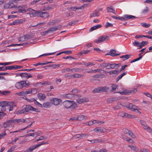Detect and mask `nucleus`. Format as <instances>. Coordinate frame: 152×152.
<instances>
[{
	"label": "nucleus",
	"instance_id": "obj_47",
	"mask_svg": "<svg viewBox=\"0 0 152 152\" xmlns=\"http://www.w3.org/2000/svg\"><path fill=\"white\" fill-rule=\"evenodd\" d=\"M16 147V146H13L11 147H10V149H9L8 150V151L7 152H13L14 151Z\"/></svg>",
	"mask_w": 152,
	"mask_h": 152
},
{
	"label": "nucleus",
	"instance_id": "obj_63",
	"mask_svg": "<svg viewBox=\"0 0 152 152\" xmlns=\"http://www.w3.org/2000/svg\"><path fill=\"white\" fill-rule=\"evenodd\" d=\"M95 64L94 63H93L91 62H89L88 63H85L84 64V65L86 66H88L90 65H93Z\"/></svg>",
	"mask_w": 152,
	"mask_h": 152
},
{
	"label": "nucleus",
	"instance_id": "obj_49",
	"mask_svg": "<svg viewBox=\"0 0 152 152\" xmlns=\"http://www.w3.org/2000/svg\"><path fill=\"white\" fill-rule=\"evenodd\" d=\"M113 24L111 23H109V22H107L106 23L105 25V27L106 28H107L109 27H111L113 26Z\"/></svg>",
	"mask_w": 152,
	"mask_h": 152
},
{
	"label": "nucleus",
	"instance_id": "obj_35",
	"mask_svg": "<svg viewBox=\"0 0 152 152\" xmlns=\"http://www.w3.org/2000/svg\"><path fill=\"white\" fill-rule=\"evenodd\" d=\"M51 106V104L49 102L44 103L43 104V107L44 108H48Z\"/></svg>",
	"mask_w": 152,
	"mask_h": 152
},
{
	"label": "nucleus",
	"instance_id": "obj_1",
	"mask_svg": "<svg viewBox=\"0 0 152 152\" xmlns=\"http://www.w3.org/2000/svg\"><path fill=\"white\" fill-rule=\"evenodd\" d=\"M30 111L36 112H39L40 111L38 109L34 108L29 105H26L25 107H23L22 109L16 111V113L18 115L24 114Z\"/></svg>",
	"mask_w": 152,
	"mask_h": 152
},
{
	"label": "nucleus",
	"instance_id": "obj_21",
	"mask_svg": "<svg viewBox=\"0 0 152 152\" xmlns=\"http://www.w3.org/2000/svg\"><path fill=\"white\" fill-rule=\"evenodd\" d=\"M12 120L13 123H19L20 124H21L23 122H25L26 121V120L22 118L19 119H12Z\"/></svg>",
	"mask_w": 152,
	"mask_h": 152
},
{
	"label": "nucleus",
	"instance_id": "obj_9",
	"mask_svg": "<svg viewBox=\"0 0 152 152\" xmlns=\"http://www.w3.org/2000/svg\"><path fill=\"white\" fill-rule=\"evenodd\" d=\"M109 37L108 36H101L98 39H95L94 42L96 43H99L102 42L105 40L108 39Z\"/></svg>",
	"mask_w": 152,
	"mask_h": 152
},
{
	"label": "nucleus",
	"instance_id": "obj_43",
	"mask_svg": "<svg viewBox=\"0 0 152 152\" xmlns=\"http://www.w3.org/2000/svg\"><path fill=\"white\" fill-rule=\"evenodd\" d=\"M118 86L114 84H112L111 85V87L112 89H111V91H113L115 90L117 88Z\"/></svg>",
	"mask_w": 152,
	"mask_h": 152
},
{
	"label": "nucleus",
	"instance_id": "obj_23",
	"mask_svg": "<svg viewBox=\"0 0 152 152\" xmlns=\"http://www.w3.org/2000/svg\"><path fill=\"white\" fill-rule=\"evenodd\" d=\"M37 97L41 101L45 100L46 98V96L45 94L41 93H39L37 95Z\"/></svg>",
	"mask_w": 152,
	"mask_h": 152
},
{
	"label": "nucleus",
	"instance_id": "obj_54",
	"mask_svg": "<svg viewBox=\"0 0 152 152\" xmlns=\"http://www.w3.org/2000/svg\"><path fill=\"white\" fill-rule=\"evenodd\" d=\"M31 94H35L37 92V91L35 88H32L31 89Z\"/></svg>",
	"mask_w": 152,
	"mask_h": 152
},
{
	"label": "nucleus",
	"instance_id": "obj_62",
	"mask_svg": "<svg viewBox=\"0 0 152 152\" xmlns=\"http://www.w3.org/2000/svg\"><path fill=\"white\" fill-rule=\"evenodd\" d=\"M112 18L114 19H115L116 20H122V17H116L115 16H112Z\"/></svg>",
	"mask_w": 152,
	"mask_h": 152
},
{
	"label": "nucleus",
	"instance_id": "obj_14",
	"mask_svg": "<svg viewBox=\"0 0 152 152\" xmlns=\"http://www.w3.org/2000/svg\"><path fill=\"white\" fill-rule=\"evenodd\" d=\"M30 38V36L29 35H26L22 36L18 38V40L20 42H23L26 41Z\"/></svg>",
	"mask_w": 152,
	"mask_h": 152
},
{
	"label": "nucleus",
	"instance_id": "obj_59",
	"mask_svg": "<svg viewBox=\"0 0 152 152\" xmlns=\"http://www.w3.org/2000/svg\"><path fill=\"white\" fill-rule=\"evenodd\" d=\"M47 138H45L42 136H40L38 139L36 140V141H38L39 140H43L46 139Z\"/></svg>",
	"mask_w": 152,
	"mask_h": 152
},
{
	"label": "nucleus",
	"instance_id": "obj_17",
	"mask_svg": "<svg viewBox=\"0 0 152 152\" xmlns=\"http://www.w3.org/2000/svg\"><path fill=\"white\" fill-rule=\"evenodd\" d=\"M140 122L141 124L143 126V127L144 129L149 130V131L150 132H151L152 131V130L148 126L145 122L144 121L142 120H140Z\"/></svg>",
	"mask_w": 152,
	"mask_h": 152
},
{
	"label": "nucleus",
	"instance_id": "obj_33",
	"mask_svg": "<svg viewBox=\"0 0 152 152\" xmlns=\"http://www.w3.org/2000/svg\"><path fill=\"white\" fill-rule=\"evenodd\" d=\"M101 67L102 68H104V67L106 68L107 69H110V64L109 63H103L101 64L100 65Z\"/></svg>",
	"mask_w": 152,
	"mask_h": 152
},
{
	"label": "nucleus",
	"instance_id": "obj_32",
	"mask_svg": "<svg viewBox=\"0 0 152 152\" xmlns=\"http://www.w3.org/2000/svg\"><path fill=\"white\" fill-rule=\"evenodd\" d=\"M32 123H31V124L28 125L26 127V128H24L15 131H14L13 132H10V134H11L12 133H16L17 132H20L21 131L24 130L30 127V126H31L32 125Z\"/></svg>",
	"mask_w": 152,
	"mask_h": 152
},
{
	"label": "nucleus",
	"instance_id": "obj_11",
	"mask_svg": "<svg viewBox=\"0 0 152 152\" xmlns=\"http://www.w3.org/2000/svg\"><path fill=\"white\" fill-rule=\"evenodd\" d=\"M61 28V26L60 25L50 28L47 30V32L49 33V34H50L55 31L57 30L60 29Z\"/></svg>",
	"mask_w": 152,
	"mask_h": 152
},
{
	"label": "nucleus",
	"instance_id": "obj_41",
	"mask_svg": "<svg viewBox=\"0 0 152 152\" xmlns=\"http://www.w3.org/2000/svg\"><path fill=\"white\" fill-rule=\"evenodd\" d=\"M94 124L100 125L102 124H103L104 122L99 120H94L93 121Z\"/></svg>",
	"mask_w": 152,
	"mask_h": 152
},
{
	"label": "nucleus",
	"instance_id": "obj_60",
	"mask_svg": "<svg viewBox=\"0 0 152 152\" xmlns=\"http://www.w3.org/2000/svg\"><path fill=\"white\" fill-rule=\"evenodd\" d=\"M73 94H67L65 95V97L68 99H70L73 96Z\"/></svg>",
	"mask_w": 152,
	"mask_h": 152
},
{
	"label": "nucleus",
	"instance_id": "obj_58",
	"mask_svg": "<svg viewBox=\"0 0 152 152\" xmlns=\"http://www.w3.org/2000/svg\"><path fill=\"white\" fill-rule=\"evenodd\" d=\"M94 93H99L100 92V87L95 89L93 91Z\"/></svg>",
	"mask_w": 152,
	"mask_h": 152
},
{
	"label": "nucleus",
	"instance_id": "obj_6",
	"mask_svg": "<svg viewBox=\"0 0 152 152\" xmlns=\"http://www.w3.org/2000/svg\"><path fill=\"white\" fill-rule=\"evenodd\" d=\"M16 0L10 1L9 2L6 4L4 6V9H10L15 7V5L14 4Z\"/></svg>",
	"mask_w": 152,
	"mask_h": 152
},
{
	"label": "nucleus",
	"instance_id": "obj_31",
	"mask_svg": "<svg viewBox=\"0 0 152 152\" xmlns=\"http://www.w3.org/2000/svg\"><path fill=\"white\" fill-rule=\"evenodd\" d=\"M75 72L76 71V69L75 68H72V69H70L69 68H66V69H64L62 70V73H64L66 72Z\"/></svg>",
	"mask_w": 152,
	"mask_h": 152
},
{
	"label": "nucleus",
	"instance_id": "obj_38",
	"mask_svg": "<svg viewBox=\"0 0 152 152\" xmlns=\"http://www.w3.org/2000/svg\"><path fill=\"white\" fill-rule=\"evenodd\" d=\"M9 102L8 101H4L0 102V106H8Z\"/></svg>",
	"mask_w": 152,
	"mask_h": 152
},
{
	"label": "nucleus",
	"instance_id": "obj_25",
	"mask_svg": "<svg viewBox=\"0 0 152 152\" xmlns=\"http://www.w3.org/2000/svg\"><path fill=\"white\" fill-rule=\"evenodd\" d=\"M119 55L120 54L116 53V51L114 50H111L109 53L106 54V55H110L113 57Z\"/></svg>",
	"mask_w": 152,
	"mask_h": 152
},
{
	"label": "nucleus",
	"instance_id": "obj_18",
	"mask_svg": "<svg viewBox=\"0 0 152 152\" xmlns=\"http://www.w3.org/2000/svg\"><path fill=\"white\" fill-rule=\"evenodd\" d=\"M24 21V20L23 19L16 20L10 23V24L11 25H17L23 23Z\"/></svg>",
	"mask_w": 152,
	"mask_h": 152
},
{
	"label": "nucleus",
	"instance_id": "obj_61",
	"mask_svg": "<svg viewBox=\"0 0 152 152\" xmlns=\"http://www.w3.org/2000/svg\"><path fill=\"white\" fill-rule=\"evenodd\" d=\"M53 68H56L60 66V64H55L51 65Z\"/></svg>",
	"mask_w": 152,
	"mask_h": 152
},
{
	"label": "nucleus",
	"instance_id": "obj_34",
	"mask_svg": "<svg viewBox=\"0 0 152 152\" xmlns=\"http://www.w3.org/2000/svg\"><path fill=\"white\" fill-rule=\"evenodd\" d=\"M108 12L115 14L116 13L115 10L112 7H108L107 8Z\"/></svg>",
	"mask_w": 152,
	"mask_h": 152
},
{
	"label": "nucleus",
	"instance_id": "obj_45",
	"mask_svg": "<svg viewBox=\"0 0 152 152\" xmlns=\"http://www.w3.org/2000/svg\"><path fill=\"white\" fill-rule=\"evenodd\" d=\"M132 44L134 45L137 47H139L140 48V43L138 42L135 41L133 42Z\"/></svg>",
	"mask_w": 152,
	"mask_h": 152
},
{
	"label": "nucleus",
	"instance_id": "obj_50",
	"mask_svg": "<svg viewBox=\"0 0 152 152\" xmlns=\"http://www.w3.org/2000/svg\"><path fill=\"white\" fill-rule=\"evenodd\" d=\"M81 135V139H85L87 137L88 135L87 134H82Z\"/></svg>",
	"mask_w": 152,
	"mask_h": 152
},
{
	"label": "nucleus",
	"instance_id": "obj_7",
	"mask_svg": "<svg viewBox=\"0 0 152 152\" xmlns=\"http://www.w3.org/2000/svg\"><path fill=\"white\" fill-rule=\"evenodd\" d=\"M12 120H10L6 121L3 124V126L4 128H10L14 126Z\"/></svg>",
	"mask_w": 152,
	"mask_h": 152
},
{
	"label": "nucleus",
	"instance_id": "obj_3",
	"mask_svg": "<svg viewBox=\"0 0 152 152\" xmlns=\"http://www.w3.org/2000/svg\"><path fill=\"white\" fill-rule=\"evenodd\" d=\"M15 8H17L18 11V12L20 13H24L28 11H31L33 9L27 8V6L26 5H22L18 6H15Z\"/></svg>",
	"mask_w": 152,
	"mask_h": 152
},
{
	"label": "nucleus",
	"instance_id": "obj_13",
	"mask_svg": "<svg viewBox=\"0 0 152 152\" xmlns=\"http://www.w3.org/2000/svg\"><path fill=\"white\" fill-rule=\"evenodd\" d=\"M124 132L126 134H128L132 138H136L135 136L131 131L125 128L123 129Z\"/></svg>",
	"mask_w": 152,
	"mask_h": 152
},
{
	"label": "nucleus",
	"instance_id": "obj_26",
	"mask_svg": "<svg viewBox=\"0 0 152 152\" xmlns=\"http://www.w3.org/2000/svg\"><path fill=\"white\" fill-rule=\"evenodd\" d=\"M127 107L132 111H134L136 108H137V106L133 105L132 104L130 103H128Z\"/></svg>",
	"mask_w": 152,
	"mask_h": 152
},
{
	"label": "nucleus",
	"instance_id": "obj_5",
	"mask_svg": "<svg viewBox=\"0 0 152 152\" xmlns=\"http://www.w3.org/2000/svg\"><path fill=\"white\" fill-rule=\"evenodd\" d=\"M48 142H42L39 144L33 145L30 147L28 149L26 150L24 152H32V151L36 149L37 147L40 146L42 145L48 144Z\"/></svg>",
	"mask_w": 152,
	"mask_h": 152
},
{
	"label": "nucleus",
	"instance_id": "obj_12",
	"mask_svg": "<svg viewBox=\"0 0 152 152\" xmlns=\"http://www.w3.org/2000/svg\"><path fill=\"white\" fill-rule=\"evenodd\" d=\"M119 115L122 117H125L129 118H134L135 116L126 113H121L119 114Z\"/></svg>",
	"mask_w": 152,
	"mask_h": 152
},
{
	"label": "nucleus",
	"instance_id": "obj_39",
	"mask_svg": "<svg viewBox=\"0 0 152 152\" xmlns=\"http://www.w3.org/2000/svg\"><path fill=\"white\" fill-rule=\"evenodd\" d=\"M148 42L147 41H143L140 43V48H142L143 46L147 45Z\"/></svg>",
	"mask_w": 152,
	"mask_h": 152
},
{
	"label": "nucleus",
	"instance_id": "obj_42",
	"mask_svg": "<svg viewBox=\"0 0 152 152\" xmlns=\"http://www.w3.org/2000/svg\"><path fill=\"white\" fill-rule=\"evenodd\" d=\"M105 73L107 75H107L108 74H109V75H111L113 74H116L117 72V70H114L113 71H110L108 72H107L106 71H104Z\"/></svg>",
	"mask_w": 152,
	"mask_h": 152
},
{
	"label": "nucleus",
	"instance_id": "obj_57",
	"mask_svg": "<svg viewBox=\"0 0 152 152\" xmlns=\"http://www.w3.org/2000/svg\"><path fill=\"white\" fill-rule=\"evenodd\" d=\"M19 140V138L18 137H16L14 139V140H12L10 143L12 144H15L16 141Z\"/></svg>",
	"mask_w": 152,
	"mask_h": 152
},
{
	"label": "nucleus",
	"instance_id": "obj_8",
	"mask_svg": "<svg viewBox=\"0 0 152 152\" xmlns=\"http://www.w3.org/2000/svg\"><path fill=\"white\" fill-rule=\"evenodd\" d=\"M19 76H20L23 78L27 79L29 78L32 77V76L31 74L27 73H20L19 74H16L15 77Z\"/></svg>",
	"mask_w": 152,
	"mask_h": 152
},
{
	"label": "nucleus",
	"instance_id": "obj_46",
	"mask_svg": "<svg viewBox=\"0 0 152 152\" xmlns=\"http://www.w3.org/2000/svg\"><path fill=\"white\" fill-rule=\"evenodd\" d=\"M25 96L31 94V89H27L25 91H24Z\"/></svg>",
	"mask_w": 152,
	"mask_h": 152
},
{
	"label": "nucleus",
	"instance_id": "obj_53",
	"mask_svg": "<svg viewBox=\"0 0 152 152\" xmlns=\"http://www.w3.org/2000/svg\"><path fill=\"white\" fill-rule=\"evenodd\" d=\"M34 103L35 104L38 106L39 107H42V104L39 103L38 102H37V101H36V100H35Z\"/></svg>",
	"mask_w": 152,
	"mask_h": 152
},
{
	"label": "nucleus",
	"instance_id": "obj_2",
	"mask_svg": "<svg viewBox=\"0 0 152 152\" xmlns=\"http://www.w3.org/2000/svg\"><path fill=\"white\" fill-rule=\"evenodd\" d=\"M64 107L66 108H70L74 110L77 107V105L76 102L73 101L66 100L63 103Z\"/></svg>",
	"mask_w": 152,
	"mask_h": 152
},
{
	"label": "nucleus",
	"instance_id": "obj_19",
	"mask_svg": "<svg viewBox=\"0 0 152 152\" xmlns=\"http://www.w3.org/2000/svg\"><path fill=\"white\" fill-rule=\"evenodd\" d=\"M137 91V88H134L132 91H130L128 92H127L125 90L121 92H118V93H119L121 94H126L128 93H131L132 94H134L136 93Z\"/></svg>",
	"mask_w": 152,
	"mask_h": 152
},
{
	"label": "nucleus",
	"instance_id": "obj_51",
	"mask_svg": "<svg viewBox=\"0 0 152 152\" xmlns=\"http://www.w3.org/2000/svg\"><path fill=\"white\" fill-rule=\"evenodd\" d=\"M12 63H13L12 62H8L4 63H0V65L5 66L6 65L12 64Z\"/></svg>",
	"mask_w": 152,
	"mask_h": 152
},
{
	"label": "nucleus",
	"instance_id": "obj_37",
	"mask_svg": "<svg viewBox=\"0 0 152 152\" xmlns=\"http://www.w3.org/2000/svg\"><path fill=\"white\" fill-rule=\"evenodd\" d=\"M109 89V88L107 86H104L100 87L101 92L106 91Z\"/></svg>",
	"mask_w": 152,
	"mask_h": 152
},
{
	"label": "nucleus",
	"instance_id": "obj_30",
	"mask_svg": "<svg viewBox=\"0 0 152 152\" xmlns=\"http://www.w3.org/2000/svg\"><path fill=\"white\" fill-rule=\"evenodd\" d=\"M88 118L87 116L83 115H80L77 117V120L79 121L86 120Z\"/></svg>",
	"mask_w": 152,
	"mask_h": 152
},
{
	"label": "nucleus",
	"instance_id": "obj_56",
	"mask_svg": "<svg viewBox=\"0 0 152 152\" xmlns=\"http://www.w3.org/2000/svg\"><path fill=\"white\" fill-rule=\"evenodd\" d=\"M73 138L74 139H81V135L80 134H77L73 136Z\"/></svg>",
	"mask_w": 152,
	"mask_h": 152
},
{
	"label": "nucleus",
	"instance_id": "obj_20",
	"mask_svg": "<svg viewBox=\"0 0 152 152\" xmlns=\"http://www.w3.org/2000/svg\"><path fill=\"white\" fill-rule=\"evenodd\" d=\"M16 106V104L13 102H9L8 106L9 107V111H10L13 110V108Z\"/></svg>",
	"mask_w": 152,
	"mask_h": 152
},
{
	"label": "nucleus",
	"instance_id": "obj_4",
	"mask_svg": "<svg viewBox=\"0 0 152 152\" xmlns=\"http://www.w3.org/2000/svg\"><path fill=\"white\" fill-rule=\"evenodd\" d=\"M29 85V82L28 80L21 81L15 83V87L18 89H20L28 86Z\"/></svg>",
	"mask_w": 152,
	"mask_h": 152
},
{
	"label": "nucleus",
	"instance_id": "obj_22",
	"mask_svg": "<svg viewBox=\"0 0 152 152\" xmlns=\"http://www.w3.org/2000/svg\"><path fill=\"white\" fill-rule=\"evenodd\" d=\"M88 99L86 98H83L77 100V102L79 104H81L82 103L88 102Z\"/></svg>",
	"mask_w": 152,
	"mask_h": 152
},
{
	"label": "nucleus",
	"instance_id": "obj_64",
	"mask_svg": "<svg viewBox=\"0 0 152 152\" xmlns=\"http://www.w3.org/2000/svg\"><path fill=\"white\" fill-rule=\"evenodd\" d=\"M7 70L14 69V66H6Z\"/></svg>",
	"mask_w": 152,
	"mask_h": 152
},
{
	"label": "nucleus",
	"instance_id": "obj_44",
	"mask_svg": "<svg viewBox=\"0 0 152 152\" xmlns=\"http://www.w3.org/2000/svg\"><path fill=\"white\" fill-rule=\"evenodd\" d=\"M141 25L145 28H148L149 27L151 26V24H147L146 23H141Z\"/></svg>",
	"mask_w": 152,
	"mask_h": 152
},
{
	"label": "nucleus",
	"instance_id": "obj_48",
	"mask_svg": "<svg viewBox=\"0 0 152 152\" xmlns=\"http://www.w3.org/2000/svg\"><path fill=\"white\" fill-rule=\"evenodd\" d=\"M72 77H74L75 78L80 77H82L81 75L78 74H73L71 75Z\"/></svg>",
	"mask_w": 152,
	"mask_h": 152
},
{
	"label": "nucleus",
	"instance_id": "obj_16",
	"mask_svg": "<svg viewBox=\"0 0 152 152\" xmlns=\"http://www.w3.org/2000/svg\"><path fill=\"white\" fill-rule=\"evenodd\" d=\"M86 4H83L82 6L79 7H71L69 8H68V10L69 11L72 10L73 11H75L77 10H82L83 9L84 7H85V6Z\"/></svg>",
	"mask_w": 152,
	"mask_h": 152
},
{
	"label": "nucleus",
	"instance_id": "obj_10",
	"mask_svg": "<svg viewBox=\"0 0 152 152\" xmlns=\"http://www.w3.org/2000/svg\"><path fill=\"white\" fill-rule=\"evenodd\" d=\"M50 101L52 104L56 106L60 104L62 102V100L61 99L56 98H52Z\"/></svg>",
	"mask_w": 152,
	"mask_h": 152
},
{
	"label": "nucleus",
	"instance_id": "obj_40",
	"mask_svg": "<svg viewBox=\"0 0 152 152\" xmlns=\"http://www.w3.org/2000/svg\"><path fill=\"white\" fill-rule=\"evenodd\" d=\"M141 53L139 55V57H138L135 59H134V60H132V61H130V63H132L134 62H135V61H139L140 60V59H141L142 57V56H141Z\"/></svg>",
	"mask_w": 152,
	"mask_h": 152
},
{
	"label": "nucleus",
	"instance_id": "obj_15",
	"mask_svg": "<svg viewBox=\"0 0 152 152\" xmlns=\"http://www.w3.org/2000/svg\"><path fill=\"white\" fill-rule=\"evenodd\" d=\"M30 12L27 13L28 15H29L31 17H33L36 16H39V13L40 11H37L35 10H33L31 11H29Z\"/></svg>",
	"mask_w": 152,
	"mask_h": 152
},
{
	"label": "nucleus",
	"instance_id": "obj_36",
	"mask_svg": "<svg viewBox=\"0 0 152 152\" xmlns=\"http://www.w3.org/2000/svg\"><path fill=\"white\" fill-rule=\"evenodd\" d=\"M90 141L92 143H96L98 142H102V140L99 139H95L93 140H88Z\"/></svg>",
	"mask_w": 152,
	"mask_h": 152
},
{
	"label": "nucleus",
	"instance_id": "obj_28",
	"mask_svg": "<svg viewBox=\"0 0 152 152\" xmlns=\"http://www.w3.org/2000/svg\"><path fill=\"white\" fill-rule=\"evenodd\" d=\"M91 18L99 16V11L98 10L95 11L93 13L90 14Z\"/></svg>",
	"mask_w": 152,
	"mask_h": 152
},
{
	"label": "nucleus",
	"instance_id": "obj_27",
	"mask_svg": "<svg viewBox=\"0 0 152 152\" xmlns=\"http://www.w3.org/2000/svg\"><path fill=\"white\" fill-rule=\"evenodd\" d=\"M41 17L44 18H46L49 16V14L47 12H39V16Z\"/></svg>",
	"mask_w": 152,
	"mask_h": 152
},
{
	"label": "nucleus",
	"instance_id": "obj_55",
	"mask_svg": "<svg viewBox=\"0 0 152 152\" xmlns=\"http://www.w3.org/2000/svg\"><path fill=\"white\" fill-rule=\"evenodd\" d=\"M16 94L20 96H25V93L24 91H22L18 93H16Z\"/></svg>",
	"mask_w": 152,
	"mask_h": 152
},
{
	"label": "nucleus",
	"instance_id": "obj_29",
	"mask_svg": "<svg viewBox=\"0 0 152 152\" xmlns=\"http://www.w3.org/2000/svg\"><path fill=\"white\" fill-rule=\"evenodd\" d=\"M128 146L130 148L132 151H134L137 152L139 151V148L136 146L132 145H128Z\"/></svg>",
	"mask_w": 152,
	"mask_h": 152
},
{
	"label": "nucleus",
	"instance_id": "obj_24",
	"mask_svg": "<svg viewBox=\"0 0 152 152\" xmlns=\"http://www.w3.org/2000/svg\"><path fill=\"white\" fill-rule=\"evenodd\" d=\"M122 20H125L128 19H132L133 18H135V17L132 15H124L122 17Z\"/></svg>",
	"mask_w": 152,
	"mask_h": 152
},
{
	"label": "nucleus",
	"instance_id": "obj_52",
	"mask_svg": "<svg viewBox=\"0 0 152 152\" xmlns=\"http://www.w3.org/2000/svg\"><path fill=\"white\" fill-rule=\"evenodd\" d=\"M7 134L5 130L3 132L0 134V139L4 137V136L6 135Z\"/></svg>",
	"mask_w": 152,
	"mask_h": 152
}]
</instances>
